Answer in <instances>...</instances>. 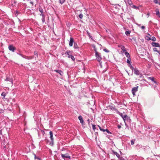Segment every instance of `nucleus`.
<instances>
[{
	"instance_id": "obj_1",
	"label": "nucleus",
	"mask_w": 160,
	"mask_h": 160,
	"mask_svg": "<svg viewBox=\"0 0 160 160\" xmlns=\"http://www.w3.org/2000/svg\"><path fill=\"white\" fill-rule=\"evenodd\" d=\"M94 51L95 52V56L96 57L97 60L98 61L100 62L102 59V58L100 54L98 52L96 49H94Z\"/></svg>"
},
{
	"instance_id": "obj_2",
	"label": "nucleus",
	"mask_w": 160,
	"mask_h": 160,
	"mask_svg": "<svg viewBox=\"0 0 160 160\" xmlns=\"http://www.w3.org/2000/svg\"><path fill=\"white\" fill-rule=\"evenodd\" d=\"M122 118L125 122V126H127V124L126 123V121H128L130 122V119L129 118V117H128V116L127 115H124V116H123V117H122Z\"/></svg>"
},
{
	"instance_id": "obj_3",
	"label": "nucleus",
	"mask_w": 160,
	"mask_h": 160,
	"mask_svg": "<svg viewBox=\"0 0 160 160\" xmlns=\"http://www.w3.org/2000/svg\"><path fill=\"white\" fill-rule=\"evenodd\" d=\"M66 54L68 56V58H71L72 60L73 61L75 60L74 57L71 54V51H68L66 52Z\"/></svg>"
},
{
	"instance_id": "obj_4",
	"label": "nucleus",
	"mask_w": 160,
	"mask_h": 160,
	"mask_svg": "<svg viewBox=\"0 0 160 160\" xmlns=\"http://www.w3.org/2000/svg\"><path fill=\"white\" fill-rule=\"evenodd\" d=\"M68 153H66L65 154H61L62 158L64 159H65V158H68L69 159H71V157L68 156Z\"/></svg>"
},
{
	"instance_id": "obj_5",
	"label": "nucleus",
	"mask_w": 160,
	"mask_h": 160,
	"mask_svg": "<svg viewBox=\"0 0 160 160\" xmlns=\"http://www.w3.org/2000/svg\"><path fill=\"white\" fill-rule=\"evenodd\" d=\"M138 87L137 86L136 87H134L132 88V94L133 95H135V93L136 92L138 91Z\"/></svg>"
},
{
	"instance_id": "obj_6",
	"label": "nucleus",
	"mask_w": 160,
	"mask_h": 160,
	"mask_svg": "<svg viewBox=\"0 0 160 160\" xmlns=\"http://www.w3.org/2000/svg\"><path fill=\"white\" fill-rule=\"evenodd\" d=\"M9 50L10 51L14 52L16 50V48L14 47L12 45H10L8 46Z\"/></svg>"
},
{
	"instance_id": "obj_7",
	"label": "nucleus",
	"mask_w": 160,
	"mask_h": 160,
	"mask_svg": "<svg viewBox=\"0 0 160 160\" xmlns=\"http://www.w3.org/2000/svg\"><path fill=\"white\" fill-rule=\"evenodd\" d=\"M152 45L153 47L160 48V45L158 43L152 42Z\"/></svg>"
},
{
	"instance_id": "obj_8",
	"label": "nucleus",
	"mask_w": 160,
	"mask_h": 160,
	"mask_svg": "<svg viewBox=\"0 0 160 160\" xmlns=\"http://www.w3.org/2000/svg\"><path fill=\"white\" fill-rule=\"evenodd\" d=\"M73 42V38L72 37H71L70 38V41L69 42V45L70 47H72V46Z\"/></svg>"
},
{
	"instance_id": "obj_9",
	"label": "nucleus",
	"mask_w": 160,
	"mask_h": 160,
	"mask_svg": "<svg viewBox=\"0 0 160 160\" xmlns=\"http://www.w3.org/2000/svg\"><path fill=\"white\" fill-rule=\"evenodd\" d=\"M133 71L135 74L137 75H141L137 68H135Z\"/></svg>"
},
{
	"instance_id": "obj_10",
	"label": "nucleus",
	"mask_w": 160,
	"mask_h": 160,
	"mask_svg": "<svg viewBox=\"0 0 160 160\" xmlns=\"http://www.w3.org/2000/svg\"><path fill=\"white\" fill-rule=\"evenodd\" d=\"M78 118L80 120V123H81L82 125H83L84 122L82 117L80 115L78 116Z\"/></svg>"
},
{
	"instance_id": "obj_11",
	"label": "nucleus",
	"mask_w": 160,
	"mask_h": 160,
	"mask_svg": "<svg viewBox=\"0 0 160 160\" xmlns=\"http://www.w3.org/2000/svg\"><path fill=\"white\" fill-rule=\"evenodd\" d=\"M54 71L57 72L58 73L61 75V76H62L63 75V72L62 71L60 70H54Z\"/></svg>"
},
{
	"instance_id": "obj_12",
	"label": "nucleus",
	"mask_w": 160,
	"mask_h": 160,
	"mask_svg": "<svg viewBox=\"0 0 160 160\" xmlns=\"http://www.w3.org/2000/svg\"><path fill=\"white\" fill-rule=\"evenodd\" d=\"M5 80L7 81H9L12 84V80L11 78L7 77Z\"/></svg>"
},
{
	"instance_id": "obj_13",
	"label": "nucleus",
	"mask_w": 160,
	"mask_h": 160,
	"mask_svg": "<svg viewBox=\"0 0 160 160\" xmlns=\"http://www.w3.org/2000/svg\"><path fill=\"white\" fill-rule=\"evenodd\" d=\"M156 15L157 16H158L159 18H160V13L159 12V10L157 9L156 10Z\"/></svg>"
},
{
	"instance_id": "obj_14",
	"label": "nucleus",
	"mask_w": 160,
	"mask_h": 160,
	"mask_svg": "<svg viewBox=\"0 0 160 160\" xmlns=\"http://www.w3.org/2000/svg\"><path fill=\"white\" fill-rule=\"evenodd\" d=\"M125 54L126 56L127 57V58L128 59H130V56L129 53H128L127 52H125Z\"/></svg>"
},
{
	"instance_id": "obj_15",
	"label": "nucleus",
	"mask_w": 160,
	"mask_h": 160,
	"mask_svg": "<svg viewBox=\"0 0 160 160\" xmlns=\"http://www.w3.org/2000/svg\"><path fill=\"white\" fill-rule=\"evenodd\" d=\"M112 152H113V153L114 155H116L118 158H119V157L120 156V155L117 152H116L114 151H112Z\"/></svg>"
},
{
	"instance_id": "obj_16",
	"label": "nucleus",
	"mask_w": 160,
	"mask_h": 160,
	"mask_svg": "<svg viewBox=\"0 0 160 160\" xmlns=\"http://www.w3.org/2000/svg\"><path fill=\"white\" fill-rule=\"evenodd\" d=\"M49 134L50 135V138L51 140H54V139L53 138V133L52 131H50L49 132Z\"/></svg>"
},
{
	"instance_id": "obj_17",
	"label": "nucleus",
	"mask_w": 160,
	"mask_h": 160,
	"mask_svg": "<svg viewBox=\"0 0 160 160\" xmlns=\"http://www.w3.org/2000/svg\"><path fill=\"white\" fill-rule=\"evenodd\" d=\"M121 48L123 51L125 53L126 52H127L125 47L124 46H122L121 47Z\"/></svg>"
},
{
	"instance_id": "obj_18",
	"label": "nucleus",
	"mask_w": 160,
	"mask_h": 160,
	"mask_svg": "<svg viewBox=\"0 0 160 160\" xmlns=\"http://www.w3.org/2000/svg\"><path fill=\"white\" fill-rule=\"evenodd\" d=\"M150 80H151L152 82H154L155 83H157V82L154 80V78L153 77H151L149 78Z\"/></svg>"
},
{
	"instance_id": "obj_19",
	"label": "nucleus",
	"mask_w": 160,
	"mask_h": 160,
	"mask_svg": "<svg viewBox=\"0 0 160 160\" xmlns=\"http://www.w3.org/2000/svg\"><path fill=\"white\" fill-rule=\"evenodd\" d=\"M110 109L112 110H114L116 111H118V109L115 108L114 107L111 106L110 107Z\"/></svg>"
},
{
	"instance_id": "obj_20",
	"label": "nucleus",
	"mask_w": 160,
	"mask_h": 160,
	"mask_svg": "<svg viewBox=\"0 0 160 160\" xmlns=\"http://www.w3.org/2000/svg\"><path fill=\"white\" fill-rule=\"evenodd\" d=\"M39 11L41 13V15L42 14H44L43 13V9H42V8L40 7V8H39Z\"/></svg>"
},
{
	"instance_id": "obj_21",
	"label": "nucleus",
	"mask_w": 160,
	"mask_h": 160,
	"mask_svg": "<svg viewBox=\"0 0 160 160\" xmlns=\"http://www.w3.org/2000/svg\"><path fill=\"white\" fill-rule=\"evenodd\" d=\"M153 2L156 4H159L160 5V0H154Z\"/></svg>"
},
{
	"instance_id": "obj_22",
	"label": "nucleus",
	"mask_w": 160,
	"mask_h": 160,
	"mask_svg": "<svg viewBox=\"0 0 160 160\" xmlns=\"http://www.w3.org/2000/svg\"><path fill=\"white\" fill-rule=\"evenodd\" d=\"M74 48L75 49H78L79 48L78 45L76 42H74Z\"/></svg>"
},
{
	"instance_id": "obj_23",
	"label": "nucleus",
	"mask_w": 160,
	"mask_h": 160,
	"mask_svg": "<svg viewBox=\"0 0 160 160\" xmlns=\"http://www.w3.org/2000/svg\"><path fill=\"white\" fill-rule=\"evenodd\" d=\"M33 154H34V159H38L39 160H41V159L40 158H39V157H37L36 156V155L34 153H33Z\"/></svg>"
},
{
	"instance_id": "obj_24",
	"label": "nucleus",
	"mask_w": 160,
	"mask_h": 160,
	"mask_svg": "<svg viewBox=\"0 0 160 160\" xmlns=\"http://www.w3.org/2000/svg\"><path fill=\"white\" fill-rule=\"evenodd\" d=\"M42 21L43 23L45 21V15H44V14H42Z\"/></svg>"
},
{
	"instance_id": "obj_25",
	"label": "nucleus",
	"mask_w": 160,
	"mask_h": 160,
	"mask_svg": "<svg viewBox=\"0 0 160 160\" xmlns=\"http://www.w3.org/2000/svg\"><path fill=\"white\" fill-rule=\"evenodd\" d=\"M50 145L51 146H53L54 144V140H51V141L50 142Z\"/></svg>"
},
{
	"instance_id": "obj_26",
	"label": "nucleus",
	"mask_w": 160,
	"mask_h": 160,
	"mask_svg": "<svg viewBox=\"0 0 160 160\" xmlns=\"http://www.w3.org/2000/svg\"><path fill=\"white\" fill-rule=\"evenodd\" d=\"M131 31H128L125 32V34L127 36H128L130 33Z\"/></svg>"
},
{
	"instance_id": "obj_27",
	"label": "nucleus",
	"mask_w": 160,
	"mask_h": 160,
	"mask_svg": "<svg viewBox=\"0 0 160 160\" xmlns=\"http://www.w3.org/2000/svg\"><path fill=\"white\" fill-rule=\"evenodd\" d=\"M34 58L33 56H31L30 57H27L26 59L28 60H30Z\"/></svg>"
},
{
	"instance_id": "obj_28",
	"label": "nucleus",
	"mask_w": 160,
	"mask_h": 160,
	"mask_svg": "<svg viewBox=\"0 0 160 160\" xmlns=\"http://www.w3.org/2000/svg\"><path fill=\"white\" fill-rule=\"evenodd\" d=\"M97 126L99 128L100 130L103 132H105V129H103L102 128L100 127L99 125H98Z\"/></svg>"
},
{
	"instance_id": "obj_29",
	"label": "nucleus",
	"mask_w": 160,
	"mask_h": 160,
	"mask_svg": "<svg viewBox=\"0 0 160 160\" xmlns=\"http://www.w3.org/2000/svg\"><path fill=\"white\" fill-rule=\"evenodd\" d=\"M6 95V93L4 92H3L1 94V96L3 97L4 98H5Z\"/></svg>"
},
{
	"instance_id": "obj_30",
	"label": "nucleus",
	"mask_w": 160,
	"mask_h": 160,
	"mask_svg": "<svg viewBox=\"0 0 160 160\" xmlns=\"http://www.w3.org/2000/svg\"><path fill=\"white\" fill-rule=\"evenodd\" d=\"M128 2L131 6L132 5V2L131 0H128Z\"/></svg>"
},
{
	"instance_id": "obj_31",
	"label": "nucleus",
	"mask_w": 160,
	"mask_h": 160,
	"mask_svg": "<svg viewBox=\"0 0 160 160\" xmlns=\"http://www.w3.org/2000/svg\"><path fill=\"white\" fill-rule=\"evenodd\" d=\"M132 6H131L132 7V8H135V9H138V7L134 5H132Z\"/></svg>"
},
{
	"instance_id": "obj_32",
	"label": "nucleus",
	"mask_w": 160,
	"mask_h": 160,
	"mask_svg": "<svg viewBox=\"0 0 160 160\" xmlns=\"http://www.w3.org/2000/svg\"><path fill=\"white\" fill-rule=\"evenodd\" d=\"M59 2L61 4H62L65 1V0H59Z\"/></svg>"
},
{
	"instance_id": "obj_33",
	"label": "nucleus",
	"mask_w": 160,
	"mask_h": 160,
	"mask_svg": "<svg viewBox=\"0 0 160 160\" xmlns=\"http://www.w3.org/2000/svg\"><path fill=\"white\" fill-rule=\"evenodd\" d=\"M129 67L132 70V71H133L135 69L132 66L131 64H130V65Z\"/></svg>"
},
{
	"instance_id": "obj_34",
	"label": "nucleus",
	"mask_w": 160,
	"mask_h": 160,
	"mask_svg": "<svg viewBox=\"0 0 160 160\" xmlns=\"http://www.w3.org/2000/svg\"><path fill=\"white\" fill-rule=\"evenodd\" d=\"M130 60H131V59H129L128 58L127 60V63H128L130 64L131 62Z\"/></svg>"
},
{
	"instance_id": "obj_35",
	"label": "nucleus",
	"mask_w": 160,
	"mask_h": 160,
	"mask_svg": "<svg viewBox=\"0 0 160 160\" xmlns=\"http://www.w3.org/2000/svg\"><path fill=\"white\" fill-rule=\"evenodd\" d=\"M153 50L154 52H159V51L157 50V49L156 48H154L153 49Z\"/></svg>"
},
{
	"instance_id": "obj_36",
	"label": "nucleus",
	"mask_w": 160,
	"mask_h": 160,
	"mask_svg": "<svg viewBox=\"0 0 160 160\" xmlns=\"http://www.w3.org/2000/svg\"><path fill=\"white\" fill-rule=\"evenodd\" d=\"M103 51L104 52H107V53L109 52H110V51L109 50H108V49H107L106 48L103 49Z\"/></svg>"
},
{
	"instance_id": "obj_37",
	"label": "nucleus",
	"mask_w": 160,
	"mask_h": 160,
	"mask_svg": "<svg viewBox=\"0 0 160 160\" xmlns=\"http://www.w3.org/2000/svg\"><path fill=\"white\" fill-rule=\"evenodd\" d=\"M92 129L94 130H95L96 129V126L95 125L92 124Z\"/></svg>"
},
{
	"instance_id": "obj_38",
	"label": "nucleus",
	"mask_w": 160,
	"mask_h": 160,
	"mask_svg": "<svg viewBox=\"0 0 160 160\" xmlns=\"http://www.w3.org/2000/svg\"><path fill=\"white\" fill-rule=\"evenodd\" d=\"M151 40L153 41H156V39L153 36L152 37Z\"/></svg>"
},
{
	"instance_id": "obj_39",
	"label": "nucleus",
	"mask_w": 160,
	"mask_h": 160,
	"mask_svg": "<svg viewBox=\"0 0 160 160\" xmlns=\"http://www.w3.org/2000/svg\"><path fill=\"white\" fill-rule=\"evenodd\" d=\"M105 131H106L109 134H111L112 133L110 132L108 129H105Z\"/></svg>"
},
{
	"instance_id": "obj_40",
	"label": "nucleus",
	"mask_w": 160,
	"mask_h": 160,
	"mask_svg": "<svg viewBox=\"0 0 160 160\" xmlns=\"http://www.w3.org/2000/svg\"><path fill=\"white\" fill-rule=\"evenodd\" d=\"M83 16V15L82 14H80L79 16V18L81 19H82V18Z\"/></svg>"
},
{
	"instance_id": "obj_41",
	"label": "nucleus",
	"mask_w": 160,
	"mask_h": 160,
	"mask_svg": "<svg viewBox=\"0 0 160 160\" xmlns=\"http://www.w3.org/2000/svg\"><path fill=\"white\" fill-rule=\"evenodd\" d=\"M118 158L119 159V160H125V159L122 157H120Z\"/></svg>"
},
{
	"instance_id": "obj_42",
	"label": "nucleus",
	"mask_w": 160,
	"mask_h": 160,
	"mask_svg": "<svg viewBox=\"0 0 160 160\" xmlns=\"http://www.w3.org/2000/svg\"><path fill=\"white\" fill-rule=\"evenodd\" d=\"M146 39H147V40H149L151 39V38L149 37H147L146 38Z\"/></svg>"
},
{
	"instance_id": "obj_43",
	"label": "nucleus",
	"mask_w": 160,
	"mask_h": 160,
	"mask_svg": "<svg viewBox=\"0 0 160 160\" xmlns=\"http://www.w3.org/2000/svg\"><path fill=\"white\" fill-rule=\"evenodd\" d=\"M131 145H132L134 144V141H133V140H131Z\"/></svg>"
},
{
	"instance_id": "obj_44",
	"label": "nucleus",
	"mask_w": 160,
	"mask_h": 160,
	"mask_svg": "<svg viewBox=\"0 0 160 160\" xmlns=\"http://www.w3.org/2000/svg\"><path fill=\"white\" fill-rule=\"evenodd\" d=\"M17 54H18L20 55V56H21L22 57H24V55H23L22 54H21V53H17Z\"/></svg>"
},
{
	"instance_id": "obj_45",
	"label": "nucleus",
	"mask_w": 160,
	"mask_h": 160,
	"mask_svg": "<svg viewBox=\"0 0 160 160\" xmlns=\"http://www.w3.org/2000/svg\"><path fill=\"white\" fill-rule=\"evenodd\" d=\"M119 115L122 118V117H123V116H124V115H123L122 113H120Z\"/></svg>"
},
{
	"instance_id": "obj_46",
	"label": "nucleus",
	"mask_w": 160,
	"mask_h": 160,
	"mask_svg": "<svg viewBox=\"0 0 160 160\" xmlns=\"http://www.w3.org/2000/svg\"><path fill=\"white\" fill-rule=\"evenodd\" d=\"M117 127L118 129H120L121 128V126L120 125H118Z\"/></svg>"
},
{
	"instance_id": "obj_47",
	"label": "nucleus",
	"mask_w": 160,
	"mask_h": 160,
	"mask_svg": "<svg viewBox=\"0 0 160 160\" xmlns=\"http://www.w3.org/2000/svg\"><path fill=\"white\" fill-rule=\"evenodd\" d=\"M87 33H88V35L89 36V37H90V38H91V36H90V33H89V32H88V31H87Z\"/></svg>"
},
{
	"instance_id": "obj_48",
	"label": "nucleus",
	"mask_w": 160,
	"mask_h": 160,
	"mask_svg": "<svg viewBox=\"0 0 160 160\" xmlns=\"http://www.w3.org/2000/svg\"><path fill=\"white\" fill-rule=\"evenodd\" d=\"M141 28H142V29H145V26H142V27H141Z\"/></svg>"
},
{
	"instance_id": "obj_49",
	"label": "nucleus",
	"mask_w": 160,
	"mask_h": 160,
	"mask_svg": "<svg viewBox=\"0 0 160 160\" xmlns=\"http://www.w3.org/2000/svg\"><path fill=\"white\" fill-rule=\"evenodd\" d=\"M41 132H42V134H43V135H44V134L45 133V132H44V131L42 130H41Z\"/></svg>"
},
{
	"instance_id": "obj_50",
	"label": "nucleus",
	"mask_w": 160,
	"mask_h": 160,
	"mask_svg": "<svg viewBox=\"0 0 160 160\" xmlns=\"http://www.w3.org/2000/svg\"><path fill=\"white\" fill-rule=\"evenodd\" d=\"M34 55H37V56L38 55H37V52H36L35 51L34 52Z\"/></svg>"
},
{
	"instance_id": "obj_51",
	"label": "nucleus",
	"mask_w": 160,
	"mask_h": 160,
	"mask_svg": "<svg viewBox=\"0 0 160 160\" xmlns=\"http://www.w3.org/2000/svg\"><path fill=\"white\" fill-rule=\"evenodd\" d=\"M27 57H28V56H26L24 55V57H23V58L26 59Z\"/></svg>"
},
{
	"instance_id": "obj_52",
	"label": "nucleus",
	"mask_w": 160,
	"mask_h": 160,
	"mask_svg": "<svg viewBox=\"0 0 160 160\" xmlns=\"http://www.w3.org/2000/svg\"><path fill=\"white\" fill-rule=\"evenodd\" d=\"M87 121L88 122V124H89L90 123V119H88V120H87Z\"/></svg>"
},
{
	"instance_id": "obj_53",
	"label": "nucleus",
	"mask_w": 160,
	"mask_h": 160,
	"mask_svg": "<svg viewBox=\"0 0 160 160\" xmlns=\"http://www.w3.org/2000/svg\"><path fill=\"white\" fill-rule=\"evenodd\" d=\"M0 134H1V135H2V130H1L0 131Z\"/></svg>"
},
{
	"instance_id": "obj_54",
	"label": "nucleus",
	"mask_w": 160,
	"mask_h": 160,
	"mask_svg": "<svg viewBox=\"0 0 160 160\" xmlns=\"http://www.w3.org/2000/svg\"><path fill=\"white\" fill-rule=\"evenodd\" d=\"M147 15L148 16V17L149 16V13H148L147 14Z\"/></svg>"
},
{
	"instance_id": "obj_55",
	"label": "nucleus",
	"mask_w": 160,
	"mask_h": 160,
	"mask_svg": "<svg viewBox=\"0 0 160 160\" xmlns=\"http://www.w3.org/2000/svg\"><path fill=\"white\" fill-rule=\"evenodd\" d=\"M15 12L16 13H18V11H16Z\"/></svg>"
},
{
	"instance_id": "obj_56",
	"label": "nucleus",
	"mask_w": 160,
	"mask_h": 160,
	"mask_svg": "<svg viewBox=\"0 0 160 160\" xmlns=\"http://www.w3.org/2000/svg\"><path fill=\"white\" fill-rule=\"evenodd\" d=\"M160 48V50H159V52H158V53H159V54L160 55V48Z\"/></svg>"
},
{
	"instance_id": "obj_57",
	"label": "nucleus",
	"mask_w": 160,
	"mask_h": 160,
	"mask_svg": "<svg viewBox=\"0 0 160 160\" xmlns=\"http://www.w3.org/2000/svg\"><path fill=\"white\" fill-rule=\"evenodd\" d=\"M45 141H47V142H48V140L45 139Z\"/></svg>"
},
{
	"instance_id": "obj_58",
	"label": "nucleus",
	"mask_w": 160,
	"mask_h": 160,
	"mask_svg": "<svg viewBox=\"0 0 160 160\" xmlns=\"http://www.w3.org/2000/svg\"><path fill=\"white\" fill-rule=\"evenodd\" d=\"M94 48H95V47H94ZM94 49H95V48Z\"/></svg>"
},
{
	"instance_id": "obj_59",
	"label": "nucleus",
	"mask_w": 160,
	"mask_h": 160,
	"mask_svg": "<svg viewBox=\"0 0 160 160\" xmlns=\"http://www.w3.org/2000/svg\"><path fill=\"white\" fill-rule=\"evenodd\" d=\"M151 22V21H150L149 22Z\"/></svg>"
}]
</instances>
